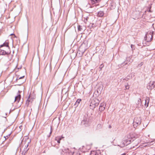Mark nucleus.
Returning <instances> with one entry per match:
<instances>
[{
  "label": "nucleus",
  "instance_id": "nucleus-1",
  "mask_svg": "<svg viewBox=\"0 0 155 155\" xmlns=\"http://www.w3.org/2000/svg\"><path fill=\"white\" fill-rule=\"evenodd\" d=\"M153 32L151 31H148L146 34V37L144 38L145 41H143V44H144V42L146 41L147 43L146 44V45H149V43L153 39Z\"/></svg>",
  "mask_w": 155,
  "mask_h": 155
},
{
  "label": "nucleus",
  "instance_id": "nucleus-2",
  "mask_svg": "<svg viewBox=\"0 0 155 155\" xmlns=\"http://www.w3.org/2000/svg\"><path fill=\"white\" fill-rule=\"evenodd\" d=\"M129 137L127 139H126L123 141L122 143L120 144H118V146H120L121 147H123L125 146H127L128 145L130 144L133 139V137H134L132 135L129 136Z\"/></svg>",
  "mask_w": 155,
  "mask_h": 155
},
{
  "label": "nucleus",
  "instance_id": "nucleus-3",
  "mask_svg": "<svg viewBox=\"0 0 155 155\" xmlns=\"http://www.w3.org/2000/svg\"><path fill=\"white\" fill-rule=\"evenodd\" d=\"M30 142L31 140L28 138L27 139H25L24 140L23 139L21 142L22 143V144H24L23 146L25 145V147L24 149V151L23 152V153H24V154L25 155L29 149V148H28V147Z\"/></svg>",
  "mask_w": 155,
  "mask_h": 155
},
{
  "label": "nucleus",
  "instance_id": "nucleus-4",
  "mask_svg": "<svg viewBox=\"0 0 155 155\" xmlns=\"http://www.w3.org/2000/svg\"><path fill=\"white\" fill-rule=\"evenodd\" d=\"M99 104V101L98 100L96 99L92 100L90 105V108L92 109H94Z\"/></svg>",
  "mask_w": 155,
  "mask_h": 155
},
{
  "label": "nucleus",
  "instance_id": "nucleus-5",
  "mask_svg": "<svg viewBox=\"0 0 155 155\" xmlns=\"http://www.w3.org/2000/svg\"><path fill=\"white\" fill-rule=\"evenodd\" d=\"M140 118L135 117L134 118L133 123L134 127H136L137 126L140 125Z\"/></svg>",
  "mask_w": 155,
  "mask_h": 155
},
{
  "label": "nucleus",
  "instance_id": "nucleus-6",
  "mask_svg": "<svg viewBox=\"0 0 155 155\" xmlns=\"http://www.w3.org/2000/svg\"><path fill=\"white\" fill-rule=\"evenodd\" d=\"M155 87V81H150L147 84V88L148 90H151Z\"/></svg>",
  "mask_w": 155,
  "mask_h": 155
},
{
  "label": "nucleus",
  "instance_id": "nucleus-7",
  "mask_svg": "<svg viewBox=\"0 0 155 155\" xmlns=\"http://www.w3.org/2000/svg\"><path fill=\"white\" fill-rule=\"evenodd\" d=\"M101 0H91V2H90V4L91 5H92L93 6H91V8H92L94 6H98L99 5L97 4L99 3V2L101 1Z\"/></svg>",
  "mask_w": 155,
  "mask_h": 155
},
{
  "label": "nucleus",
  "instance_id": "nucleus-8",
  "mask_svg": "<svg viewBox=\"0 0 155 155\" xmlns=\"http://www.w3.org/2000/svg\"><path fill=\"white\" fill-rule=\"evenodd\" d=\"M85 45L84 44H82L79 47L78 49V51L81 52L82 55L83 54L86 50V48H84Z\"/></svg>",
  "mask_w": 155,
  "mask_h": 155
},
{
  "label": "nucleus",
  "instance_id": "nucleus-9",
  "mask_svg": "<svg viewBox=\"0 0 155 155\" xmlns=\"http://www.w3.org/2000/svg\"><path fill=\"white\" fill-rule=\"evenodd\" d=\"M20 91H18V95L15 97V99L14 100L15 102L18 103L20 101L21 98V96L20 94Z\"/></svg>",
  "mask_w": 155,
  "mask_h": 155
},
{
  "label": "nucleus",
  "instance_id": "nucleus-10",
  "mask_svg": "<svg viewBox=\"0 0 155 155\" xmlns=\"http://www.w3.org/2000/svg\"><path fill=\"white\" fill-rule=\"evenodd\" d=\"M24 77H25V76H21V77H19V75H18V76H17V77L16 78V82H19V84H22L24 83V81H19L20 79H21L24 78Z\"/></svg>",
  "mask_w": 155,
  "mask_h": 155
},
{
  "label": "nucleus",
  "instance_id": "nucleus-11",
  "mask_svg": "<svg viewBox=\"0 0 155 155\" xmlns=\"http://www.w3.org/2000/svg\"><path fill=\"white\" fill-rule=\"evenodd\" d=\"M11 53L10 51H6L3 50H1L0 49V54L1 55H4L5 54H10Z\"/></svg>",
  "mask_w": 155,
  "mask_h": 155
},
{
  "label": "nucleus",
  "instance_id": "nucleus-12",
  "mask_svg": "<svg viewBox=\"0 0 155 155\" xmlns=\"http://www.w3.org/2000/svg\"><path fill=\"white\" fill-rule=\"evenodd\" d=\"M106 106V105L104 103H101L100 104L99 110L100 111H104L105 109V107Z\"/></svg>",
  "mask_w": 155,
  "mask_h": 155
},
{
  "label": "nucleus",
  "instance_id": "nucleus-13",
  "mask_svg": "<svg viewBox=\"0 0 155 155\" xmlns=\"http://www.w3.org/2000/svg\"><path fill=\"white\" fill-rule=\"evenodd\" d=\"M5 46L8 48V49L9 50L10 48L9 46V43L8 41H5L3 44L0 45V48H1Z\"/></svg>",
  "mask_w": 155,
  "mask_h": 155
},
{
  "label": "nucleus",
  "instance_id": "nucleus-14",
  "mask_svg": "<svg viewBox=\"0 0 155 155\" xmlns=\"http://www.w3.org/2000/svg\"><path fill=\"white\" fill-rule=\"evenodd\" d=\"M64 138V137L62 136H58L55 137V140L57 141L58 143H60V140Z\"/></svg>",
  "mask_w": 155,
  "mask_h": 155
},
{
  "label": "nucleus",
  "instance_id": "nucleus-15",
  "mask_svg": "<svg viewBox=\"0 0 155 155\" xmlns=\"http://www.w3.org/2000/svg\"><path fill=\"white\" fill-rule=\"evenodd\" d=\"M150 100V99L149 97H146L145 103V107H147L148 106Z\"/></svg>",
  "mask_w": 155,
  "mask_h": 155
},
{
  "label": "nucleus",
  "instance_id": "nucleus-16",
  "mask_svg": "<svg viewBox=\"0 0 155 155\" xmlns=\"http://www.w3.org/2000/svg\"><path fill=\"white\" fill-rule=\"evenodd\" d=\"M141 99L140 98H139L137 101L136 102V107H139L141 105Z\"/></svg>",
  "mask_w": 155,
  "mask_h": 155
},
{
  "label": "nucleus",
  "instance_id": "nucleus-17",
  "mask_svg": "<svg viewBox=\"0 0 155 155\" xmlns=\"http://www.w3.org/2000/svg\"><path fill=\"white\" fill-rule=\"evenodd\" d=\"M104 12L102 11H100L97 13V16L99 17H102L104 15Z\"/></svg>",
  "mask_w": 155,
  "mask_h": 155
},
{
  "label": "nucleus",
  "instance_id": "nucleus-18",
  "mask_svg": "<svg viewBox=\"0 0 155 155\" xmlns=\"http://www.w3.org/2000/svg\"><path fill=\"white\" fill-rule=\"evenodd\" d=\"M128 64V63L126 61H124L123 63L121 64L120 67V68H123L125 66V65Z\"/></svg>",
  "mask_w": 155,
  "mask_h": 155
},
{
  "label": "nucleus",
  "instance_id": "nucleus-19",
  "mask_svg": "<svg viewBox=\"0 0 155 155\" xmlns=\"http://www.w3.org/2000/svg\"><path fill=\"white\" fill-rule=\"evenodd\" d=\"M78 30L79 31H82L84 30V29H83V27L80 25H78Z\"/></svg>",
  "mask_w": 155,
  "mask_h": 155
},
{
  "label": "nucleus",
  "instance_id": "nucleus-20",
  "mask_svg": "<svg viewBox=\"0 0 155 155\" xmlns=\"http://www.w3.org/2000/svg\"><path fill=\"white\" fill-rule=\"evenodd\" d=\"M31 101L30 100V98H28L27 100L26 101L25 104V105L27 107H28L30 103H31Z\"/></svg>",
  "mask_w": 155,
  "mask_h": 155
},
{
  "label": "nucleus",
  "instance_id": "nucleus-21",
  "mask_svg": "<svg viewBox=\"0 0 155 155\" xmlns=\"http://www.w3.org/2000/svg\"><path fill=\"white\" fill-rule=\"evenodd\" d=\"M103 126V124H98L97 126V129H101Z\"/></svg>",
  "mask_w": 155,
  "mask_h": 155
},
{
  "label": "nucleus",
  "instance_id": "nucleus-22",
  "mask_svg": "<svg viewBox=\"0 0 155 155\" xmlns=\"http://www.w3.org/2000/svg\"><path fill=\"white\" fill-rule=\"evenodd\" d=\"M30 98V100L31 101V103L32 101H33V100L34 99V97H32L31 96V95H30L28 97V98Z\"/></svg>",
  "mask_w": 155,
  "mask_h": 155
},
{
  "label": "nucleus",
  "instance_id": "nucleus-23",
  "mask_svg": "<svg viewBox=\"0 0 155 155\" xmlns=\"http://www.w3.org/2000/svg\"><path fill=\"white\" fill-rule=\"evenodd\" d=\"M81 101V100L80 99H78L77 101H76V102L75 103V105H78V104Z\"/></svg>",
  "mask_w": 155,
  "mask_h": 155
},
{
  "label": "nucleus",
  "instance_id": "nucleus-24",
  "mask_svg": "<svg viewBox=\"0 0 155 155\" xmlns=\"http://www.w3.org/2000/svg\"><path fill=\"white\" fill-rule=\"evenodd\" d=\"M125 87L126 89H129V86L128 84V83L127 84V85H126L125 86Z\"/></svg>",
  "mask_w": 155,
  "mask_h": 155
},
{
  "label": "nucleus",
  "instance_id": "nucleus-25",
  "mask_svg": "<svg viewBox=\"0 0 155 155\" xmlns=\"http://www.w3.org/2000/svg\"><path fill=\"white\" fill-rule=\"evenodd\" d=\"M10 134H9L6 136H4V137L5 138V140H6L7 139L8 137L10 136Z\"/></svg>",
  "mask_w": 155,
  "mask_h": 155
},
{
  "label": "nucleus",
  "instance_id": "nucleus-26",
  "mask_svg": "<svg viewBox=\"0 0 155 155\" xmlns=\"http://www.w3.org/2000/svg\"><path fill=\"white\" fill-rule=\"evenodd\" d=\"M52 128H51V131H50V135H49V136H48V137H50V135H51V133H52Z\"/></svg>",
  "mask_w": 155,
  "mask_h": 155
},
{
  "label": "nucleus",
  "instance_id": "nucleus-27",
  "mask_svg": "<svg viewBox=\"0 0 155 155\" xmlns=\"http://www.w3.org/2000/svg\"><path fill=\"white\" fill-rule=\"evenodd\" d=\"M128 77L130 78V76H127V77H126L125 79L124 80H126V81H127L128 80L130 79V78H128Z\"/></svg>",
  "mask_w": 155,
  "mask_h": 155
},
{
  "label": "nucleus",
  "instance_id": "nucleus-28",
  "mask_svg": "<svg viewBox=\"0 0 155 155\" xmlns=\"http://www.w3.org/2000/svg\"><path fill=\"white\" fill-rule=\"evenodd\" d=\"M96 25L95 24H92V27H93V28H94V27H96Z\"/></svg>",
  "mask_w": 155,
  "mask_h": 155
},
{
  "label": "nucleus",
  "instance_id": "nucleus-29",
  "mask_svg": "<svg viewBox=\"0 0 155 155\" xmlns=\"http://www.w3.org/2000/svg\"><path fill=\"white\" fill-rule=\"evenodd\" d=\"M102 88H103V87H102L99 88H98V89L101 92V90H102Z\"/></svg>",
  "mask_w": 155,
  "mask_h": 155
},
{
  "label": "nucleus",
  "instance_id": "nucleus-30",
  "mask_svg": "<svg viewBox=\"0 0 155 155\" xmlns=\"http://www.w3.org/2000/svg\"><path fill=\"white\" fill-rule=\"evenodd\" d=\"M85 120H83L82 121V123H83L84 124H85Z\"/></svg>",
  "mask_w": 155,
  "mask_h": 155
},
{
  "label": "nucleus",
  "instance_id": "nucleus-31",
  "mask_svg": "<svg viewBox=\"0 0 155 155\" xmlns=\"http://www.w3.org/2000/svg\"><path fill=\"white\" fill-rule=\"evenodd\" d=\"M104 67V65L103 64H101V65H100V68H101L102 67Z\"/></svg>",
  "mask_w": 155,
  "mask_h": 155
},
{
  "label": "nucleus",
  "instance_id": "nucleus-32",
  "mask_svg": "<svg viewBox=\"0 0 155 155\" xmlns=\"http://www.w3.org/2000/svg\"><path fill=\"white\" fill-rule=\"evenodd\" d=\"M132 135H133L134 137H135V136H134V135H136L135 134H132ZM134 138H136V137H134ZM132 140H133H133H134V139H133H133H132Z\"/></svg>",
  "mask_w": 155,
  "mask_h": 155
},
{
  "label": "nucleus",
  "instance_id": "nucleus-33",
  "mask_svg": "<svg viewBox=\"0 0 155 155\" xmlns=\"http://www.w3.org/2000/svg\"><path fill=\"white\" fill-rule=\"evenodd\" d=\"M14 35L15 37H16L15 35L14 34H10V35H11H11Z\"/></svg>",
  "mask_w": 155,
  "mask_h": 155
},
{
  "label": "nucleus",
  "instance_id": "nucleus-34",
  "mask_svg": "<svg viewBox=\"0 0 155 155\" xmlns=\"http://www.w3.org/2000/svg\"><path fill=\"white\" fill-rule=\"evenodd\" d=\"M134 45H131V48H132V49H133V48L134 47Z\"/></svg>",
  "mask_w": 155,
  "mask_h": 155
},
{
  "label": "nucleus",
  "instance_id": "nucleus-35",
  "mask_svg": "<svg viewBox=\"0 0 155 155\" xmlns=\"http://www.w3.org/2000/svg\"><path fill=\"white\" fill-rule=\"evenodd\" d=\"M111 128V126L110 125L109 126V128Z\"/></svg>",
  "mask_w": 155,
  "mask_h": 155
},
{
  "label": "nucleus",
  "instance_id": "nucleus-36",
  "mask_svg": "<svg viewBox=\"0 0 155 155\" xmlns=\"http://www.w3.org/2000/svg\"><path fill=\"white\" fill-rule=\"evenodd\" d=\"M126 155V154L124 153H123V154H122L121 155Z\"/></svg>",
  "mask_w": 155,
  "mask_h": 155
},
{
  "label": "nucleus",
  "instance_id": "nucleus-37",
  "mask_svg": "<svg viewBox=\"0 0 155 155\" xmlns=\"http://www.w3.org/2000/svg\"><path fill=\"white\" fill-rule=\"evenodd\" d=\"M143 64V63H142V62L141 63V65H142Z\"/></svg>",
  "mask_w": 155,
  "mask_h": 155
},
{
  "label": "nucleus",
  "instance_id": "nucleus-38",
  "mask_svg": "<svg viewBox=\"0 0 155 155\" xmlns=\"http://www.w3.org/2000/svg\"><path fill=\"white\" fill-rule=\"evenodd\" d=\"M149 12H151V11H150V10H149Z\"/></svg>",
  "mask_w": 155,
  "mask_h": 155
}]
</instances>
